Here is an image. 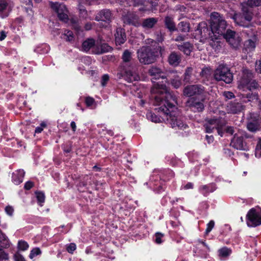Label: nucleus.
Here are the masks:
<instances>
[{
	"label": "nucleus",
	"instance_id": "nucleus-1",
	"mask_svg": "<svg viewBox=\"0 0 261 261\" xmlns=\"http://www.w3.org/2000/svg\"><path fill=\"white\" fill-rule=\"evenodd\" d=\"M210 20V28L205 22H201L199 23L197 30L201 40L203 41L210 40V45L215 50H218L221 47L220 42L217 40L224 32L225 20L222 15L214 12L211 14Z\"/></svg>",
	"mask_w": 261,
	"mask_h": 261
},
{
	"label": "nucleus",
	"instance_id": "nucleus-2",
	"mask_svg": "<svg viewBox=\"0 0 261 261\" xmlns=\"http://www.w3.org/2000/svg\"><path fill=\"white\" fill-rule=\"evenodd\" d=\"M166 94V99H164V102L161 105L157 106L158 107L155 108V111L162 114L164 118L162 119L164 120L166 119L167 122L170 124L172 128H186L187 127V125L172 114L174 110L176 109L177 101L176 96L171 93H167Z\"/></svg>",
	"mask_w": 261,
	"mask_h": 261
},
{
	"label": "nucleus",
	"instance_id": "nucleus-3",
	"mask_svg": "<svg viewBox=\"0 0 261 261\" xmlns=\"http://www.w3.org/2000/svg\"><path fill=\"white\" fill-rule=\"evenodd\" d=\"M148 73L152 77L151 81L153 83L151 93L152 94L155 95L153 101V105L160 106L164 102V99H166V93L170 92L166 85L160 82H155L154 80L160 79H164L167 76L161 68L154 66L150 67L148 70Z\"/></svg>",
	"mask_w": 261,
	"mask_h": 261
},
{
	"label": "nucleus",
	"instance_id": "nucleus-4",
	"mask_svg": "<svg viewBox=\"0 0 261 261\" xmlns=\"http://www.w3.org/2000/svg\"><path fill=\"white\" fill-rule=\"evenodd\" d=\"M123 63L121 66V70L124 75L126 76L128 82L138 81L139 76L137 73V65L132 62V53L128 50H125L122 56Z\"/></svg>",
	"mask_w": 261,
	"mask_h": 261
},
{
	"label": "nucleus",
	"instance_id": "nucleus-5",
	"mask_svg": "<svg viewBox=\"0 0 261 261\" xmlns=\"http://www.w3.org/2000/svg\"><path fill=\"white\" fill-rule=\"evenodd\" d=\"M261 6V0H248L246 3H244L242 6L243 16L236 15L234 17L235 22L239 25L247 27L243 19H245L250 22L252 19V12L251 8L248 7H258Z\"/></svg>",
	"mask_w": 261,
	"mask_h": 261
},
{
	"label": "nucleus",
	"instance_id": "nucleus-6",
	"mask_svg": "<svg viewBox=\"0 0 261 261\" xmlns=\"http://www.w3.org/2000/svg\"><path fill=\"white\" fill-rule=\"evenodd\" d=\"M253 75L249 69L244 68L242 74L238 81V88L243 91L247 90L251 91L258 87V84L256 81L253 80Z\"/></svg>",
	"mask_w": 261,
	"mask_h": 261
},
{
	"label": "nucleus",
	"instance_id": "nucleus-7",
	"mask_svg": "<svg viewBox=\"0 0 261 261\" xmlns=\"http://www.w3.org/2000/svg\"><path fill=\"white\" fill-rule=\"evenodd\" d=\"M213 76L216 81H223L226 84L230 83L233 80V75L229 68L223 64L218 66L214 72Z\"/></svg>",
	"mask_w": 261,
	"mask_h": 261
},
{
	"label": "nucleus",
	"instance_id": "nucleus-8",
	"mask_svg": "<svg viewBox=\"0 0 261 261\" xmlns=\"http://www.w3.org/2000/svg\"><path fill=\"white\" fill-rule=\"evenodd\" d=\"M139 62L143 64H149L155 62V57L149 47L143 46L137 51Z\"/></svg>",
	"mask_w": 261,
	"mask_h": 261
},
{
	"label": "nucleus",
	"instance_id": "nucleus-9",
	"mask_svg": "<svg viewBox=\"0 0 261 261\" xmlns=\"http://www.w3.org/2000/svg\"><path fill=\"white\" fill-rule=\"evenodd\" d=\"M244 138H248L246 133L243 130H238V132L235 133L233 138L231 140L230 145L237 149L247 150L248 147L244 141Z\"/></svg>",
	"mask_w": 261,
	"mask_h": 261
},
{
	"label": "nucleus",
	"instance_id": "nucleus-10",
	"mask_svg": "<svg viewBox=\"0 0 261 261\" xmlns=\"http://www.w3.org/2000/svg\"><path fill=\"white\" fill-rule=\"evenodd\" d=\"M246 224L249 227H255L261 225V213L252 208L247 212L246 217Z\"/></svg>",
	"mask_w": 261,
	"mask_h": 261
},
{
	"label": "nucleus",
	"instance_id": "nucleus-11",
	"mask_svg": "<svg viewBox=\"0 0 261 261\" xmlns=\"http://www.w3.org/2000/svg\"><path fill=\"white\" fill-rule=\"evenodd\" d=\"M49 5L51 9L57 13L60 20L65 22H67L68 11L65 5L53 2H50Z\"/></svg>",
	"mask_w": 261,
	"mask_h": 261
},
{
	"label": "nucleus",
	"instance_id": "nucleus-12",
	"mask_svg": "<svg viewBox=\"0 0 261 261\" xmlns=\"http://www.w3.org/2000/svg\"><path fill=\"white\" fill-rule=\"evenodd\" d=\"M243 33L248 37L245 43L246 47L250 50L254 49L257 41L256 31L252 28H248L243 31Z\"/></svg>",
	"mask_w": 261,
	"mask_h": 261
},
{
	"label": "nucleus",
	"instance_id": "nucleus-13",
	"mask_svg": "<svg viewBox=\"0 0 261 261\" xmlns=\"http://www.w3.org/2000/svg\"><path fill=\"white\" fill-rule=\"evenodd\" d=\"M14 6L12 0H0V17L5 18L8 17Z\"/></svg>",
	"mask_w": 261,
	"mask_h": 261
},
{
	"label": "nucleus",
	"instance_id": "nucleus-14",
	"mask_svg": "<svg viewBox=\"0 0 261 261\" xmlns=\"http://www.w3.org/2000/svg\"><path fill=\"white\" fill-rule=\"evenodd\" d=\"M204 91V87L200 85L187 86L183 90L184 95L191 97L195 95H201Z\"/></svg>",
	"mask_w": 261,
	"mask_h": 261
},
{
	"label": "nucleus",
	"instance_id": "nucleus-15",
	"mask_svg": "<svg viewBox=\"0 0 261 261\" xmlns=\"http://www.w3.org/2000/svg\"><path fill=\"white\" fill-rule=\"evenodd\" d=\"M244 108L241 102L237 101H231L227 104L226 111L228 113L237 114L242 112Z\"/></svg>",
	"mask_w": 261,
	"mask_h": 261
},
{
	"label": "nucleus",
	"instance_id": "nucleus-16",
	"mask_svg": "<svg viewBox=\"0 0 261 261\" xmlns=\"http://www.w3.org/2000/svg\"><path fill=\"white\" fill-rule=\"evenodd\" d=\"M222 123L221 119H210L207 120L206 123L204 124L205 131L207 133H211L213 132V130L220 126Z\"/></svg>",
	"mask_w": 261,
	"mask_h": 261
},
{
	"label": "nucleus",
	"instance_id": "nucleus-17",
	"mask_svg": "<svg viewBox=\"0 0 261 261\" xmlns=\"http://www.w3.org/2000/svg\"><path fill=\"white\" fill-rule=\"evenodd\" d=\"M124 22L129 24H132L135 27L141 25L139 16L135 13H128L123 17Z\"/></svg>",
	"mask_w": 261,
	"mask_h": 261
},
{
	"label": "nucleus",
	"instance_id": "nucleus-18",
	"mask_svg": "<svg viewBox=\"0 0 261 261\" xmlns=\"http://www.w3.org/2000/svg\"><path fill=\"white\" fill-rule=\"evenodd\" d=\"M95 20L109 23L112 19V14L108 9L101 10L96 16Z\"/></svg>",
	"mask_w": 261,
	"mask_h": 261
},
{
	"label": "nucleus",
	"instance_id": "nucleus-19",
	"mask_svg": "<svg viewBox=\"0 0 261 261\" xmlns=\"http://www.w3.org/2000/svg\"><path fill=\"white\" fill-rule=\"evenodd\" d=\"M97 41H95L92 38H88L82 43V50L85 52L92 50V52L94 54V50L96 49Z\"/></svg>",
	"mask_w": 261,
	"mask_h": 261
},
{
	"label": "nucleus",
	"instance_id": "nucleus-20",
	"mask_svg": "<svg viewBox=\"0 0 261 261\" xmlns=\"http://www.w3.org/2000/svg\"><path fill=\"white\" fill-rule=\"evenodd\" d=\"M203 100L204 99H202L201 101H199L195 98H191L188 102L189 103V107L195 112H202L204 108L203 103Z\"/></svg>",
	"mask_w": 261,
	"mask_h": 261
},
{
	"label": "nucleus",
	"instance_id": "nucleus-21",
	"mask_svg": "<svg viewBox=\"0 0 261 261\" xmlns=\"http://www.w3.org/2000/svg\"><path fill=\"white\" fill-rule=\"evenodd\" d=\"M115 38L117 45L124 43L126 39L125 31L121 28H117L115 34Z\"/></svg>",
	"mask_w": 261,
	"mask_h": 261
},
{
	"label": "nucleus",
	"instance_id": "nucleus-22",
	"mask_svg": "<svg viewBox=\"0 0 261 261\" xmlns=\"http://www.w3.org/2000/svg\"><path fill=\"white\" fill-rule=\"evenodd\" d=\"M25 175V172L22 169L16 170L12 173V182L16 185H19L23 181V177Z\"/></svg>",
	"mask_w": 261,
	"mask_h": 261
},
{
	"label": "nucleus",
	"instance_id": "nucleus-23",
	"mask_svg": "<svg viewBox=\"0 0 261 261\" xmlns=\"http://www.w3.org/2000/svg\"><path fill=\"white\" fill-rule=\"evenodd\" d=\"M170 78L171 85L175 88L177 89L181 85V81L179 75L176 71L171 72V75H168Z\"/></svg>",
	"mask_w": 261,
	"mask_h": 261
},
{
	"label": "nucleus",
	"instance_id": "nucleus-24",
	"mask_svg": "<svg viewBox=\"0 0 261 261\" xmlns=\"http://www.w3.org/2000/svg\"><path fill=\"white\" fill-rule=\"evenodd\" d=\"M168 62L172 66H177L181 62L180 55L175 51L171 52L168 57Z\"/></svg>",
	"mask_w": 261,
	"mask_h": 261
},
{
	"label": "nucleus",
	"instance_id": "nucleus-25",
	"mask_svg": "<svg viewBox=\"0 0 261 261\" xmlns=\"http://www.w3.org/2000/svg\"><path fill=\"white\" fill-rule=\"evenodd\" d=\"M158 22V18L149 17L143 19L140 25L145 30L151 29Z\"/></svg>",
	"mask_w": 261,
	"mask_h": 261
},
{
	"label": "nucleus",
	"instance_id": "nucleus-26",
	"mask_svg": "<svg viewBox=\"0 0 261 261\" xmlns=\"http://www.w3.org/2000/svg\"><path fill=\"white\" fill-rule=\"evenodd\" d=\"M112 48L107 43H101L99 41H97V45L96 49L94 50L95 54H101L111 51Z\"/></svg>",
	"mask_w": 261,
	"mask_h": 261
},
{
	"label": "nucleus",
	"instance_id": "nucleus-27",
	"mask_svg": "<svg viewBox=\"0 0 261 261\" xmlns=\"http://www.w3.org/2000/svg\"><path fill=\"white\" fill-rule=\"evenodd\" d=\"M177 48L179 50L183 52L187 56L190 55L192 51L193 45L189 42H186L182 44L177 45Z\"/></svg>",
	"mask_w": 261,
	"mask_h": 261
},
{
	"label": "nucleus",
	"instance_id": "nucleus-28",
	"mask_svg": "<svg viewBox=\"0 0 261 261\" xmlns=\"http://www.w3.org/2000/svg\"><path fill=\"white\" fill-rule=\"evenodd\" d=\"M231 253V249L226 246H224L218 250V256L221 258H227Z\"/></svg>",
	"mask_w": 261,
	"mask_h": 261
},
{
	"label": "nucleus",
	"instance_id": "nucleus-29",
	"mask_svg": "<svg viewBox=\"0 0 261 261\" xmlns=\"http://www.w3.org/2000/svg\"><path fill=\"white\" fill-rule=\"evenodd\" d=\"M258 97L259 96L257 93L249 92L246 94H242L241 99L243 102H247L253 100H257Z\"/></svg>",
	"mask_w": 261,
	"mask_h": 261
},
{
	"label": "nucleus",
	"instance_id": "nucleus-30",
	"mask_svg": "<svg viewBox=\"0 0 261 261\" xmlns=\"http://www.w3.org/2000/svg\"><path fill=\"white\" fill-rule=\"evenodd\" d=\"M166 28L171 32L175 31L177 30L175 24L172 17L167 16L165 17L164 20Z\"/></svg>",
	"mask_w": 261,
	"mask_h": 261
},
{
	"label": "nucleus",
	"instance_id": "nucleus-31",
	"mask_svg": "<svg viewBox=\"0 0 261 261\" xmlns=\"http://www.w3.org/2000/svg\"><path fill=\"white\" fill-rule=\"evenodd\" d=\"M216 189V186L214 184H210L206 185H202L199 187V190L203 194H208L213 192Z\"/></svg>",
	"mask_w": 261,
	"mask_h": 261
},
{
	"label": "nucleus",
	"instance_id": "nucleus-32",
	"mask_svg": "<svg viewBox=\"0 0 261 261\" xmlns=\"http://www.w3.org/2000/svg\"><path fill=\"white\" fill-rule=\"evenodd\" d=\"M241 39L238 34L234 36L233 38L228 39V43L234 48H238L241 44Z\"/></svg>",
	"mask_w": 261,
	"mask_h": 261
},
{
	"label": "nucleus",
	"instance_id": "nucleus-33",
	"mask_svg": "<svg viewBox=\"0 0 261 261\" xmlns=\"http://www.w3.org/2000/svg\"><path fill=\"white\" fill-rule=\"evenodd\" d=\"M0 246L4 248H8L10 247L9 240L7 237L0 229Z\"/></svg>",
	"mask_w": 261,
	"mask_h": 261
},
{
	"label": "nucleus",
	"instance_id": "nucleus-34",
	"mask_svg": "<svg viewBox=\"0 0 261 261\" xmlns=\"http://www.w3.org/2000/svg\"><path fill=\"white\" fill-rule=\"evenodd\" d=\"M213 72L211 68L205 67L202 69L200 73L201 76L207 79V80H212L213 76Z\"/></svg>",
	"mask_w": 261,
	"mask_h": 261
},
{
	"label": "nucleus",
	"instance_id": "nucleus-35",
	"mask_svg": "<svg viewBox=\"0 0 261 261\" xmlns=\"http://www.w3.org/2000/svg\"><path fill=\"white\" fill-rule=\"evenodd\" d=\"M225 28L224 29V32L222 34L220 35L221 36H223L224 38H225L226 41H228L229 38H233L234 36L237 35L234 31H233L231 30L228 29L226 31V29L227 27L226 21H225Z\"/></svg>",
	"mask_w": 261,
	"mask_h": 261
},
{
	"label": "nucleus",
	"instance_id": "nucleus-36",
	"mask_svg": "<svg viewBox=\"0 0 261 261\" xmlns=\"http://www.w3.org/2000/svg\"><path fill=\"white\" fill-rule=\"evenodd\" d=\"M190 24L188 21H182L180 22L177 26V30L181 32L187 33L190 31Z\"/></svg>",
	"mask_w": 261,
	"mask_h": 261
},
{
	"label": "nucleus",
	"instance_id": "nucleus-37",
	"mask_svg": "<svg viewBox=\"0 0 261 261\" xmlns=\"http://www.w3.org/2000/svg\"><path fill=\"white\" fill-rule=\"evenodd\" d=\"M193 71V68L192 67H188L186 68L185 72L184 73V81L186 83H189L191 82V77Z\"/></svg>",
	"mask_w": 261,
	"mask_h": 261
},
{
	"label": "nucleus",
	"instance_id": "nucleus-38",
	"mask_svg": "<svg viewBox=\"0 0 261 261\" xmlns=\"http://www.w3.org/2000/svg\"><path fill=\"white\" fill-rule=\"evenodd\" d=\"M49 47L46 44L42 45L41 46L37 47L35 49V51L38 54H43L47 53L49 50Z\"/></svg>",
	"mask_w": 261,
	"mask_h": 261
},
{
	"label": "nucleus",
	"instance_id": "nucleus-39",
	"mask_svg": "<svg viewBox=\"0 0 261 261\" xmlns=\"http://www.w3.org/2000/svg\"><path fill=\"white\" fill-rule=\"evenodd\" d=\"M147 117L148 119H150L151 121L154 122L155 123L162 121L161 117H159L156 115L151 112H148L147 114Z\"/></svg>",
	"mask_w": 261,
	"mask_h": 261
},
{
	"label": "nucleus",
	"instance_id": "nucleus-40",
	"mask_svg": "<svg viewBox=\"0 0 261 261\" xmlns=\"http://www.w3.org/2000/svg\"><path fill=\"white\" fill-rule=\"evenodd\" d=\"M29 247L28 243L23 240H20L18 242L17 248L18 250L21 251H25Z\"/></svg>",
	"mask_w": 261,
	"mask_h": 261
},
{
	"label": "nucleus",
	"instance_id": "nucleus-41",
	"mask_svg": "<svg viewBox=\"0 0 261 261\" xmlns=\"http://www.w3.org/2000/svg\"><path fill=\"white\" fill-rule=\"evenodd\" d=\"M63 38L67 41H71L74 39L73 34L72 31L66 30L63 34Z\"/></svg>",
	"mask_w": 261,
	"mask_h": 261
},
{
	"label": "nucleus",
	"instance_id": "nucleus-42",
	"mask_svg": "<svg viewBox=\"0 0 261 261\" xmlns=\"http://www.w3.org/2000/svg\"><path fill=\"white\" fill-rule=\"evenodd\" d=\"M41 254V251L40 249L38 247L34 248L31 251L29 254V257L30 258L32 259L34 257L37 255H40Z\"/></svg>",
	"mask_w": 261,
	"mask_h": 261
},
{
	"label": "nucleus",
	"instance_id": "nucleus-43",
	"mask_svg": "<svg viewBox=\"0 0 261 261\" xmlns=\"http://www.w3.org/2000/svg\"><path fill=\"white\" fill-rule=\"evenodd\" d=\"M164 237V234L160 232H157L154 234V242L158 244H160L163 242L162 238Z\"/></svg>",
	"mask_w": 261,
	"mask_h": 261
},
{
	"label": "nucleus",
	"instance_id": "nucleus-44",
	"mask_svg": "<svg viewBox=\"0 0 261 261\" xmlns=\"http://www.w3.org/2000/svg\"><path fill=\"white\" fill-rule=\"evenodd\" d=\"M247 128L251 132H255L258 129V125L256 122H249L247 124Z\"/></svg>",
	"mask_w": 261,
	"mask_h": 261
},
{
	"label": "nucleus",
	"instance_id": "nucleus-45",
	"mask_svg": "<svg viewBox=\"0 0 261 261\" xmlns=\"http://www.w3.org/2000/svg\"><path fill=\"white\" fill-rule=\"evenodd\" d=\"M80 15L81 17L85 19H92L91 17L89 15L87 11L84 8L80 9Z\"/></svg>",
	"mask_w": 261,
	"mask_h": 261
},
{
	"label": "nucleus",
	"instance_id": "nucleus-46",
	"mask_svg": "<svg viewBox=\"0 0 261 261\" xmlns=\"http://www.w3.org/2000/svg\"><path fill=\"white\" fill-rule=\"evenodd\" d=\"M215 226V221L211 220L206 225V228L205 231V234H208L213 229Z\"/></svg>",
	"mask_w": 261,
	"mask_h": 261
},
{
	"label": "nucleus",
	"instance_id": "nucleus-47",
	"mask_svg": "<svg viewBox=\"0 0 261 261\" xmlns=\"http://www.w3.org/2000/svg\"><path fill=\"white\" fill-rule=\"evenodd\" d=\"M255 155L256 157H261V138L258 140L257 144L256 146Z\"/></svg>",
	"mask_w": 261,
	"mask_h": 261
},
{
	"label": "nucleus",
	"instance_id": "nucleus-48",
	"mask_svg": "<svg viewBox=\"0 0 261 261\" xmlns=\"http://www.w3.org/2000/svg\"><path fill=\"white\" fill-rule=\"evenodd\" d=\"M76 246L75 243H70L66 247V250L69 253L72 254L76 249Z\"/></svg>",
	"mask_w": 261,
	"mask_h": 261
},
{
	"label": "nucleus",
	"instance_id": "nucleus-49",
	"mask_svg": "<svg viewBox=\"0 0 261 261\" xmlns=\"http://www.w3.org/2000/svg\"><path fill=\"white\" fill-rule=\"evenodd\" d=\"M34 186V183L32 181H27L24 185V189L25 190H29Z\"/></svg>",
	"mask_w": 261,
	"mask_h": 261
},
{
	"label": "nucleus",
	"instance_id": "nucleus-50",
	"mask_svg": "<svg viewBox=\"0 0 261 261\" xmlns=\"http://www.w3.org/2000/svg\"><path fill=\"white\" fill-rule=\"evenodd\" d=\"M109 80V76L108 74H104L102 75L101 80V84L102 86L104 87L106 85L107 82Z\"/></svg>",
	"mask_w": 261,
	"mask_h": 261
},
{
	"label": "nucleus",
	"instance_id": "nucleus-51",
	"mask_svg": "<svg viewBox=\"0 0 261 261\" xmlns=\"http://www.w3.org/2000/svg\"><path fill=\"white\" fill-rule=\"evenodd\" d=\"M5 212L6 214L9 216H12L13 212H14V209L12 206L10 205H8L5 207Z\"/></svg>",
	"mask_w": 261,
	"mask_h": 261
},
{
	"label": "nucleus",
	"instance_id": "nucleus-52",
	"mask_svg": "<svg viewBox=\"0 0 261 261\" xmlns=\"http://www.w3.org/2000/svg\"><path fill=\"white\" fill-rule=\"evenodd\" d=\"M45 127L46 124L44 122L41 123L40 126H38L36 128L35 133H40L43 130V128Z\"/></svg>",
	"mask_w": 261,
	"mask_h": 261
},
{
	"label": "nucleus",
	"instance_id": "nucleus-53",
	"mask_svg": "<svg viewBox=\"0 0 261 261\" xmlns=\"http://www.w3.org/2000/svg\"><path fill=\"white\" fill-rule=\"evenodd\" d=\"M94 102V99L91 97H87L86 98L85 102L87 106L89 107L92 106Z\"/></svg>",
	"mask_w": 261,
	"mask_h": 261
},
{
	"label": "nucleus",
	"instance_id": "nucleus-54",
	"mask_svg": "<svg viewBox=\"0 0 261 261\" xmlns=\"http://www.w3.org/2000/svg\"><path fill=\"white\" fill-rule=\"evenodd\" d=\"M8 259V254L4 251H0V261Z\"/></svg>",
	"mask_w": 261,
	"mask_h": 261
},
{
	"label": "nucleus",
	"instance_id": "nucleus-55",
	"mask_svg": "<svg viewBox=\"0 0 261 261\" xmlns=\"http://www.w3.org/2000/svg\"><path fill=\"white\" fill-rule=\"evenodd\" d=\"M38 204L40 206H43V203L45 202V197H36Z\"/></svg>",
	"mask_w": 261,
	"mask_h": 261
},
{
	"label": "nucleus",
	"instance_id": "nucleus-56",
	"mask_svg": "<svg viewBox=\"0 0 261 261\" xmlns=\"http://www.w3.org/2000/svg\"><path fill=\"white\" fill-rule=\"evenodd\" d=\"M255 70L261 73V61H258L256 62Z\"/></svg>",
	"mask_w": 261,
	"mask_h": 261
},
{
	"label": "nucleus",
	"instance_id": "nucleus-57",
	"mask_svg": "<svg viewBox=\"0 0 261 261\" xmlns=\"http://www.w3.org/2000/svg\"><path fill=\"white\" fill-rule=\"evenodd\" d=\"M224 95L225 96V97L228 99H231L232 98V97H234V94L232 92H229V91H228V92H225L224 93Z\"/></svg>",
	"mask_w": 261,
	"mask_h": 261
},
{
	"label": "nucleus",
	"instance_id": "nucleus-58",
	"mask_svg": "<svg viewBox=\"0 0 261 261\" xmlns=\"http://www.w3.org/2000/svg\"><path fill=\"white\" fill-rule=\"evenodd\" d=\"M71 23H72V27L74 28V29L76 31H79L80 30V27L79 26V25L77 23V22L75 20H72Z\"/></svg>",
	"mask_w": 261,
	"mask_h": 261
},
{
	"label": "nucleus",
	"instance_id": "nucleus-59",
	"mask_svg": "<svg viewBox=\"0 0 261 261\" xmlns=\"http://www.w3.org/2000/svg\"><path fill=\"white\" fill-rule=\"evenodd\" d=\"M14 257L15 261H25L24 257L21 254H15Z\"/></svg>",
	"mask_w": 261,
	"mask_h": 261
},
{
	"label": "nucleus",
	"instance_id": "nucleus-60",
	"mask_svg": "<svg viewBox=\"0 0 261 261\" xmlns=\"http://www.w3.org/2000/svg\"><path fill=\"white\" fill-rule=\"evenodd\" d=\"M226 132L227 133H228L230 135H232L234 132L235 130L234 129V128L232 126H227L226 129Z\"/></svg>",
	"mask_w": 261,
	"mask_h": 261
},
{
	"label": "nucleus",
	"instance_id": "nucleus-61",
	"mask_svg": "<svg viewBox=\"0 0 261 261\" xmlns=\"http://www.w3.org/2000/svg\"><path fill=\"white\" fill-rule=\"evenodd\" d=\"M148 1L153 8H155L158 6L159 0H148Z\"/></svg>",
	"mask_w": 261,
	"mask_h": 261
},
{
	"label": "nucleus",
	"instance_id": "nucleus-62",
	"mask_svg": "<svg viewBox=\"0 0 261 261\" xmlns=\"http://www.w3.org/2000/svg\"><path fill=\"white\" fill-rule=\"evenodd\" d=\"M175 9L176 10H179L180 11L184 12L186 10V7L183 5H177L175 7Z\"/></svg>",
	"mask_w": 261,
	"mask_h": 261
},
{
	"label": "nucleus",
	"instance_id": "nucleus-63",
	"mask_svg": "<svg viewBox=\"0 0 261 261\" xmlns=\"http://www.w3.org/2000/svg\"><path fill=\"white\" fill-rule=\"evenodd\" d=\"M201 206L203 210H207L209 207V204L206 201H203L201 203Z\"/></svg>",
	"mask_w": 261,
	"mask_h": 261
},
{
	"label": "nucleus",
	"instance_id": "nucleus-64",
	"mask_svg": "<svg viewBox=\"0 0 261 261\" xmlns=\"http://www.w3.org/2000/svg\"><path fill=\"white\" fill-rule=\"evenodd\" d=\"M223 126V124L221 123L220 124V126H219L217 130V133L219 135H220L221 137H222L223 136V131L222 130V127Z\"/></svg>",
	"mask_w": 261,
	"mask_h": 261
}]
</instances>
